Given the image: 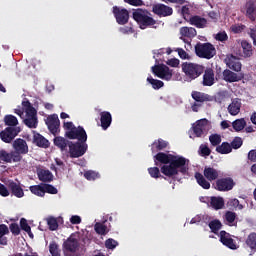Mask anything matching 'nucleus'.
<instances>
[{"mask_svg":"<svg viewBox=\"0 0 256 256\" xmlns=\"http://www.w3.org/2000/svg\"><path fill=\"white\" fill-rule=\"evenodd\" d=\"M70 223H72V225H79L81 224V216L78 215H74L70 218Z\"/></svg>","mask_w":256,"mask_h":256,"instance_id":"obj_63","label":"nucleus"},{"mask_svg":"<svg viewBox=\"0 0 256 256\" xmlns=\"http://www.w3.org/2000/svg\"><path fill=\"white\" fill-rule=\"evenodd\" d=\"M229 205H230V207L239 209V211H241L243 209V204L239 203V200L237 198L230 200Z\"/></svg>","mask_w":256,"mask_h":256,"instance_id":"obj_56","label":"nucleus"},{"mask_svg":"<svg viewBox=\"0 0 256 256\" xmlns=\"http://www.w3.org/2000/svg\"><path fill=\"white\" fill-rule=\"evenodd\" d=\"M22 106L24 107V113H26V118L23 120L24 125L29 129H37V125H39L37 110L29 100L22 101Z\"/></svg>","mask_w":256,"mask_h":256,"instance_id":"obj_5","label":"nucleus"},{"mask_svg":"<svg viewBox=\"0 0 256 256\" xmlns=\"http://www.w3.org/2000/svg\"><path fill=\"white\" fill-rule=\"evenodd\" d=\"M100 122L101 127L104 131H107L109 127H111V123L113 122V117L111 116V112L103 111L100 113Z\"/></svg>","mask_w":256,"mask_h":256,"instance_id":"obj_21","label":"nucleus"},{"mask_svg":"<svg viewBox=\"0 0 256 256\" xmlns=\"http://www.w3.org/2000/svg\"><path fill=\"white\" fill-rule=\"evenodd\" d=\"M46 193H49L50 195H57L59 190H57V188L51 184L44 183V195Z\"/></svg>","mask_w":256,"mask_h":256,"instance_id":"obj_51","label":"nucleus"},{"mask_svg":"<svg viewBox=\"0 0 256 256\" xmlns=\"http://www.w3.org/2000/svg\"><path fill=\"white\" fill-rule=\"evenodd\" d=\"M209 141L212 147H219V145H221V135L212 134L209 136Z\"/></svg>","mask_w":256,"mask_h":256,"instance_id":"obj_50","label":"nucleus"},{"mask_svg":"<svg viewBox=\"0 0 256 256\" xmlns=\"http://www.w3.org/2000/svg\"><path fill=\"white\" fill-rule=\"evenodd\" d=\"M29 190L31 191V193H33V195H37V197H45L44 183L30 186Z\"/></svg>","mask_w":256,"mask_h":256,"instance_id":"obj_33","label":"nucleus"},{"mask_svg":"<svg viewBox=\"0 0 256 256\" xmlns=\"http://www.w3.org/2000/svg\"><path fill=\"white\" fill-rule=\"evenodd\" d=\"M62 248L64 252L77 253L79 250V240L72 234L63 242Z\"/></svg>","mask_w":256,"mask_h":256,"instance_id":"obj_14","label":"nucleus"},{"mask_svg":"<svg viewBox=\"0 0 256 256\" xmlns=\"http://www.w3.org/2000/svg\"><path fill=\"white\" fill-rule=\"evenodd\" d=\"M0 195L2 197H9V190L2 183H0Z\"/></svg>","mask_w":256,"mask_h":256,"instance_id":"obj_62","label":"nucleus"},{"mask_svg":"<svg viewBox=\"0 0 256 256\" xmlns=\"http://www.w3.org/2000/svg\"><path fill=\"white\" fill-rule=\"evenodd\" d=\"M13 149L14 159H17L18 163L23 159L21 155H27V153H29V146L27 145V141L23 138H17L13 142Z\"/></svg>","mask_w":256,"mask_h":256,"instance_id":"obj_8","label":"nucleus"},{"mask_svg":"<svg viewBox=\"0 0 256 256\" xmlns=\"http://www.w3.org/2000/svg\"><path fill=\"white\" fill-rule=\"evenodd\" d=\"M69 143H71V141H69L61 136H56L54 138L55 147H58V149L61 151H67V147H69Z\"/></svg>","mask_w":256,"mask_h":256,"instance_id":"obj_29","label":"nucleus"},{"mask_svg":"<svg viewBox=\"0 0 256 256\" xmlns=\"http://www.w3.org/2000/svg\"><path fill=\"white\" fill-rule=\"evenodd\" d=\"M39 181L42 183H51L53 181V173L49 170L41 169L37 172Z\"/></svg>","mask_w":256,"mask_h":256,"instance_id":"obj_28","label":"nucleus"},{"mask_svg":"<svg viewBox=\"0 0 256 256\" xmlns=\"http://www.w3.org/2000/svg\"><path fill=\"white\" fill-rule=\"evenodd\" d=\"M220 175L221 171L218 170L217 168H214L212 166H205L203 174H201V172H196L194 177L198 185H200L202 189H211L210 182L217 181Z\"/></svg>","mask_w":256,"mask_h":256,"instance_id":"obj_2","label":"nucleus"},{"mask_svg":"<svg viewBox=\"0 0 256 256\" xmlns=\"http://www.w3.org/2000/svg\"><path fill=\"white\" fill-rule=\"evenodd\" d=\"M213 186L216 191H231L235 187V181L231 177L218 178Z\"/></svg>","mask_w":256,"mask_h":256,"instance_id":"obj_13","label":"nucleus"},{"mask_svg":"<svg viewBox=\"0 0 256 256\" xmlns=\"http://www.w3.org/2000/svg\"><path fill=\"white\" fill-rule=\"evenodd\" d=\"M223 80L226 81V83H237L239 81H242L243 74H237L229 69H226L222 73Z\"/></svg>","mask_w":256,"mask_h":256,"instance_id":"obj_19","label":"nucleus"},{"mask_svg":"<svg viewBox=\"0 0 256 256\" xmlns=\"http://www.w3.org/2000/svg\"><path fill=\"white\" fill-rule=\"evenodd\" d=\"M215 39L216 41H221L223 43V41H227L229 39V36L227 35V32L223 31L216 34Z\"/></svg>","mask_w":256,"mask_h":256,"instance_id":"obj_57","label":"nucleus"},{"mask_svg":"<svg viewBox=\"0 0 256 256\" xmlns=\"http://www.w3.org/2000/svg\"><path fill=\"white\" fill-rule=\"evenodd\" d=\"M167 145H169L167 141L159 138L152 143L151 151L152 153H155V151H163L164 149H167Z\"/></svg>","mask_w":256,"mask_h":256,"instance_id":"obj_30","label":"nucleus"},{"mask_svg":"<svg viewBox=\"0 0 256 256\" xmlns=\"http://www.w3.org/2000/svg\"><path fill=\"white\" fill-rule=\"evenodd\" d=\"M248 159H249V161H252V163H256V150L249 151Z\"/></svg>","mask_w":256,"mask_h":256,"instance_id":"obj_64","label":"nucleus"},{"mask_svg":"<svg viewBox=\"0 0 256 256\" xmlns=\"http://www.w3.org/2000/svg\"><path fill=\"white\" fill-rule=\"evenodd\" d=\"M241 45L244 57H251V55H253V46L249 42H247V40H243L241 42Z\"/></svg>","mask_w":256,"mask_h":256,"instance_id":"obj_40","label":"nucleus"},{"mask_svg":"<svg viewBox=\"0 0 256 256\" xmlns=\"http://www.w3.org/2000/svg\"><path fill=\"white\" fill-rule=\"evenodd\" d=\"M65 137L67 139H77L78 142L87 143V132L82 126L76 127L73 122H64Z\"/></svg>","mask_w":256,"mask_h":256,"instance_id":"obj_4","label":"nucleus"},{"mask_svg":"<svg viewBox=\"0 0 256 256\" xmlns=\"http://www.w3.org/2000/svg\"><path fill=\"white\" fill-rule=\"evenodd\" d=\"M69 155L71 159L83 157L89 146L86 142H69Z\"/></svg>","mask_w":256,"mask_h":256,"instance_id":"obj_9","label":"nucleus"},{"mask_svg":"<svg viewBox=\"0 0 256 256\" xmlns=\"http://www.w3.org/2000/svg\"><path fill=\"white\" fill-rule=\"evenodd\" d=\"M187 159L183 156L167 154L165 152H158L154 156L155 165L161 163L163 166L160 171L165 177L174 179L176 175H187L189 166L187 165Z\"/></svg>","mask_w":256,"mask_h":256,"instance_id":"obj_1","label":"nucleus"},{"mask_svg":"<svg viewBox=\"0 0 256 256\" xmlns=\"http://www.w3.org/2000/svg\"><path fill=\"white\" fill-rule=\"evenodd\" d=\"M202 84L204 85V87H211L215 85V72L213 71V69L208 68L204 70Z\"/></svg>","mask_w":256,"mask_h":256,"instance_id":"obj_20","label":"nucleus"},{"mask_svg":"<svg viewBox=\"0 0 256 256\" xmlns=\"http://www.w3.org/2000/svg\"><path fill=\"white\" fill-rule=\"evenodd\" d=\"M246 17H248V19H250V21H255V19H256L255 0H249L246 3Z\"/></svg>","mask_w":256,"mask_h":256,"instance_id":"obj_25","label":"nucleus"},{"mask_svg":"<svg viewBox=\"0 0 256 256\" xmlns=\"http://www.w3.org/2000/svg\"><path fill=\"white\" fill-rule=\"evenodd\" d=\"M198 153L200 157H209L211 155V148L206 144H201Z\"/></svg>","mask_w":256,"mask_h":256,"instance_id":"obj_49","label":"nucleus"},{"mask_svg":"<svg viewBox=\"0 0 256 256\" xmlns=\"http://www.w3.org/2000/svg\"><path fill=\"white\" fill-rule=\"evenodd\" d=\"M9 235V227L6 224H0V237Z\"/></svg>","mask_w":256,"mask_h":256,"instance_id":"obj_60","label":"nucleus"},{"mask_svg":"<svg viewBox=\"0 0 256 256\" xmlns=\"http://www.w3.org/2000/svg\"><path fill=\"white\" fill-rule=\"evenodd\" d=\"M224 219L228 223V225L232 227L233 223H235V219H237V213L233 211H226Z\"/></svg>","mask_w":256,"mask_h":256,"instance_id":"obj_45","label":"nucleus"},{"mask_svg":"<svg viewBox=\"0 0 256 256\" xmlns=\"http://www.w3.org/2000/svg\"><path fill=\"white\" fill-rule=\"evenodd\" d=\"M180 34L182 37L193 38L197 35V30L193 27H182L180 28Z\"/></svg>","mask_w":256,"mask_h":256,"instance_id":"obj_37","label":"nucleus"},{"mask_svg":"<svg viewBox=\"0 0 256 256\" xmlns=\"http://www.w3.org/2000/svg\"><path fill=\"white\" fill-rule=\"evenodd\" d=\"M247 125L245 118L236 119L232 122V127L236 132L243 131Z\"/></svg>","mask_w":256,"mask_h":256,"instance_id":"obj_38","label":"nucleus"},{"mask_svg":"<svg viewBox=\"0 0 256 256\" xmlns=\"http://www.w3.org/2000/svg\"><path fill=\"white\" fill-rule=\"evenodd\" d=\"M9 229H10L12 235H20L21 234V228L19 227V224H17V223H11L9 226Z\"/></svg>","mask_w":256,"mask_h":256,"instance_id":"obj_54","label":"nucleus"},{"mask_svg":"<svg viewBox=\"0 0 256 256\" xmlns=\"http://www.w3.org/2000/svg\"><path fill=\"white\" fill-rule=\"evenodd\" d=\"M152 13L158 17H171L173 15V8L165 4H154L152 6Z\"/></svg>","mask_w":256,"mask_h":256,"instance_id":"obj_15","label":"nucleus"},{"mask_svg":"<svg viewBox=\"0 0 256 256\" xmlns=\"http://www.w3.org/2000/svg\"><path fill=\"white\" fill-rule=\"evenodd\" d=\"M147 81H148V83H150V85H152V87L155 90H159V89H161V87H163L165 85V83H163V81L157 80L151 76L147 78Z\"/></svg>","mask_w":256,"mask_h":256,"instance_id":"obj_47","label":"nucleus"},{"mask_svg":"<svg viewBox=\"0 0 256 256\" xmlns=\"http://www.w3.org/2000/svg\"><path fill=\"white\" fill-rule=\"evenodd\" d=\"M209 132V121L207 119H201L196 121L190 129L193 137H203Z\"/></svg>","mask_w":256,"mask_h":256,"instance_id":"obj_11","label":"nucleus"},{"mask_svg":"<svg viewBox=\"0 0 256 256\" xmlns=\"http://www.w3.org/2000/svg\"><path fill=\"white\" fill-rule=\"evenodd\" d=\"M45 123L52 135H57L59 133L61 122L59 121V116H57V114L48 116Z\"/></svg>","mask_w":256,"mask_h":256,"instance_id":"obj_16","label":"nucleus"},{"mask_svg":"<svg viewBox=\"0 0 256 256\" xmlns=\"http://www.w3.org/2000/svg\"><path fill=\"white\" fill-rule=\"evenodd\" d=\"M84 177L85 179H87V181H95V178L97 177V173L95 171H86L84 173Z\"/></svg>","mask_w":256,"mask_h":256,"instance_id":"obj_55","label":"nucleus"},{"mask_svg":"<svg viewBox=\"0 0 256 256\" xmlns=\"http://www.w3.org/2000/svg\"><path fill=\"white\" fill-rule=\"evenodd\" d=\"M208 227L211 229L214 235H217L221 227H223V224H221L220 220H212L209 222Z\"/></svg>","mask_w":256,"mask_h":256,"instance_id":"obj_42","label":"nucleus"},{"mask_svg":"<svg viewBox=\"0 0 256 256\" xmlns=\"http://www.w3.org/2000/svg\"><path fill=\"white\" fill-rule=\"evenodd\" d=\"M105 223H107V220L95 223L94 230L97 235H107V233H109V228L107 227V225H105Z\"/></svg>","mask_w":256,"mask_h":256,"instance_id":"obj_32","label":"nucleus"},{"mask_svg":"<svg viewBox=\"0 0 256 256\" xmlns=\"http://www.w3.org/2000/svg\"><path fill=\"white\" fill-rule=\"evenodd\" d=\"M119 245V242H117V240L113 239V238H109L105 241V247L106 249H115V247H117Z\"/></svg>","mask_w":256,"mask_h":256,"instance_id":"obj_53","label":"nucleus"},{"mask_svg":"<svg viewBox=\"0 0 256 256\" xmlns=\"http://www.w3.org/2000/svg\"><path fill=\"white\" fill-rule=\"evenodd\" d=\"M49 253H50V256H61V249L59 248V244H57V242L55 241L50 242Z\"/></svg>","mask_w":256,"mask_h":256,"instance_id":"obj_41","label":"nucleus"},{"mask_svg":"<svg viewBox=\"0 0 256 256\" xmlns=\"http://www.w3.org/2000/svg\"><path fill=\"white\" fill-rule=\"evenodd\" d=\"M152 73L155 77L163 79V81H171L173 79V70L165 64L152 66Z\"/></svg>","mask_w":256,"mask_h":256,"instance_id":"obj_10","label":"nucleus"},{"mask_svg":"<svg viewBox=\"0 0 256 256\" xmlns=\"http://www.w3.org/2000/svg\"><path fill=\"white\" fill-rule=\"evenodd\" d=\"M19 132H17V129L14 127H7L5 130H2L0 132V139L4 143H11L13 139H15V136L18 135Z\"/></svg>","mask_w":256,"mask_h":256,"instance_id":"obj_17","label":"nucleus"},{"mask_svg":"<svg viewBox=\"0 0 256 256\" xmlns=\"http://www.w3.org/2000/svg\"><path fill=\"white\" fill-rule=\"evenodd\" d=\"M112 13H113L118 25H127V23H129V10L128 9L120 8L118 6H113Z\"/></svg>","mask_w":256,"mask_h":256,"instance_id":"obj_12","label":"nucleus"},{"mask_svg":"<svg viewBox=\"0 0 256 256\" xmlns=\"http://www.w3.org/2000/svg\"><path fill=\"white\" fill-rule=\"evenodd\" d=\"M189 23H191V25H194L198 29H203L207 27V20L199 15L191 16L189 18Z\"/></svg>","mask_w":256,"mask_h":256,"instance_id":"obj_24","label":"nucleus"},{"mask_svg":"<svg viewBox=\"0 0 256 256\" xmlns=\"http://www.w3.org/2000/svg\"><path fill=\"white\" fill-rule=\"evenodd\" d=\"M4 123L8 127H17V125H19V120H17V117L14 115H6L4 117Z\"/></svg>","mask_w":256,"mask_h":256,"instance_id":"obj_43","label":"nucleus"},{"mask_svg":"<svg viewBox=\"0 0 256 256\" xmlns=\"http://www.w3.org/2000/svg\"><path fill=\"white\" fill-rule=\"evenodd\" d=\"M210 205L213 209L219 211V209H223V207H225V200H223L222 197L212 196L210 198Z\"/></svg>","mask_w":256,"mask_h":256,"instance_id":"obj_31","label":"nucleus"},{"mask_svg":"<svg viewBox=\"0 0 256 256\" xmlns=\"http://www.w3.org/2000/svg\"><path fill=\"white\" fill-rule=\"evenodd\" d=\"M166 63L169 67H179L180 61L177 58H171Z\"/></svg>","mask_w":256,"mask_h":256,"instance_id":"obj_61","label":"nucleus"},{"mask_svg":"<svg viewBox=\"0 0 256 256\" xmlns=\"http://www.w3.org/2000/svg\"><path fill=\"white\" fill-rule=\"evenodd\" d=\"M124 3H128V5L133 7H142L144 5L143 0H124Z\"/></svg>","mask_w":256,"mask_h":256,"instance_id":"obj_58","label":"nucleus"},{"mask_svg":"<svg viewBox=\"0 0 256 256\" xmlns=\"http://www.w3.org/2000/svg\"><path fill=\"white\" fill-rule=\"evenodd\" d=\"M176 51H177L180 59H187V60L191 59V56L188 53H186L183 48H177Z\"/></svg>","mask_w":256,"mask_h":256,"instance_id":"obj_59","label":"nucleus"},{"mask_svg":"<svg viewBox=\"0 0 256 256\" xmlns=\"http://www.w3.org/2000/svg\"><path fill=\"white\" fill-rule=\"evenodd\" d=\"M246 245L251 249V251H256V233L251 232L247 239H246Z\"/></svg>","mask_w":256,"mask_h":256,"instance_id":"obj_39","label":"nucleus"},{"mask_svg":"<svg viewBox=\"0 0 256 256\" xmlns=\"http://www.w3.org/2000/svg\"><path fill=\"white\" fill-rule=\"evenodd\" d=\"M33 143L34 145H36L37 147H41L42 149H47L50 145L49 140H47V138H45L40 133L34 134Z\"/></svg>","mask_w":256,"mask_h":256,"instance_id":"obj_23","label":"nucleus"},{"mask_svg":"<svg viewBox=\"0 0 256 256\" xmlns=\"http://www.w3.org/2000/svg\"><path fill=\"white\" fill-rule=\"evenodd\" d=\"M9 189L10 191H12V195H15V197L21 198L23 197V195H25V193L23 192V188H21V186H19L15 182L9 183Z\"/></svg>","mask_w":256,"mask_h":256,"instance_id":"obj_35","label":"nucleus"},{"mask_svg":"<svg viewBox=\"0 0 256 256\" xmlns=\"http://www.w3.org/2000/svg\"><path fill=\"white\" fill-rule=\"evenodd\" d=\"M195 53L197 57H200V59H213L217 55V50L215 49V46L209 42H199L195 46Z\"/></svg>","mask_w":256,"mask_h":256,"instance_id":"obj_7","label":"nucleus"},{"mask_svg":"<svg viewBox=\"0 0 256 256\" xmlns=\"http://www.w3.org/2000/svg\"><path fill=\"white\" fill-rule=\"evenodd\" d=\"M183 73L192 81L201 77L205 72V66L193 62H184L181 65Z\"/></svg>","mask_w":256,"mask_h":256,"instance_id":"obj_6","label":"nucleus"},{"mask_svg":"<svg viewBox=\"0 0 256 256\" xmlns=\"http://www.w3.org/2000/svg\"><path fill=\"white\" fill-rule=\"evenodd\" d=\"M46 221L50 231H57V229H59V222H57V218L48 217Z\"/></svg>","mask_w":256,"mask_h":256,"instance_id":"obj_46","label":"nucleus"},{"mask_svg":"<svg viewBox=\"0 0 256 256\" xmlns=\"http://www.w3.org/2000/svg\"><path fill=\"white\" fill-rule=\"evenodd\" d=\"M148 173L153 179H159V177H161L162 179H165V181H167V177L161 175V171L158 167L148 168Z\"/></svg>","mask_w":256,"mask_h":256,"instance_id":"obj_44","label":"nucleus"},{"mask_svg":"<svg viewBox=\"0 0 256 256\" xmlns=\"http://www.w3.org/2000/svg\"><path fill=\"white\" fill-rule=\"evenodd\" d=\"M242 146L243 139L241 137H235L230 144L231 149H241Z\"/></svg>","mask_w":256,"mask_h":256,"instance_id":"obj_52","label":"nucleus"},{"mask_svg":"<svg viewBox=\"0 0 256 256\" xmlns=\"http://www.w3.org/2000/svg\"><path fill=\"white\" fill-rule=\"evenodd\" d=\"M191 97L194 99V101H196V103H205L207 101H211V96L209 94L199 91H192Z\"/></svg>","mask_w":256,"mask_h":256,"instance_id":"obj_26","label":"nucleus"},{"mask_svg":"<svg viewBox=\"0 0 256 256\" xmlns=\"http://www.w3.org/2000/svg\"><path fill=\"white\" fill-rule=\"evenodd\" d=\"M233 150L231 148V144L229 142H222L221 145L216 147V152L220 153V155H229Z\"/></svg>","mask_w":256,"mask_h":256,"instance_id":"obj_36","label":"nucleus"},{"mask_svg":"<svg viewBox=\"0 0 256 256\" xmlns=\"http://www.w3.org/2000/svg\"><path fill=\"white\" fill-rule=\"evenodd\" d=\"M0 161H3V163H19L14 156V152H7L5 149L0 150Z\"/></svg>","mask_w":256,"mask_h":256,"instance_id":"obj_22","label":"nucleus"},{"mask_svg":"<svg viewBox=\"0 0 256 256\" xmlns=\"http://www.w3.org/2000/svg\"><path fill=\"white\" fill-rule=\"evenodd\" d=\"M20 227L22 231H25V233H28L29 237H33V233L31 232V226H29V223H27V219L25 218L20 219Z\"/></svg>","mask_w":256,"mask_h":256,"instance_id":"obj_48","label":"nucleus"},{"mask_svg":"<svg viewBox=\"0 0 256 256\" xmlns=\"http://www.w3.org/2000/svg\"><path fill=\"white\" fill-rule=\"evenodd\" d=\"M132 17L134 21L138 23L140 29H147V27H153V25H157V20L153 18V15L147 9H134L132 12Z\"/></svg>","mask_w":256,"mask_h":256,"instance_id":"obj_3","label":"nucleus"},{"mask_svg":"<svg viewBox=\"0 0 256 256\" xmlns=\"http://www.w3.org/2000/svg\"><path fill=\"white\" fill-rule=\"evenodd\" d=\"M220 242L222 245H225V247H228V249H237L235 240H233V238H231V234L227 233L225 230L220 231Z\"/></svg>","mask_w":256,"mask_h":256,"instance_id":"obj_18","label":"nucleus"},{"mask_svg":"<svg viewBox=\"0 0 256 256\" xmlns=\"http://www.w3.org/2000/svg\"><path fill=\"white\" fill-rule=\"evenodd\" d=\"M228 113H230L233 117L239 115V113H241V100L234 99L228 106Z\"/></svg>","mask_w":256,"mask_h":256,"instance_id":"obj_27","label":"nucleus"},{"mask_svg":"<svg viewBox=\"0 0 256 256\" xmlns=\"http://www.w3.org/2000/svg\"><path fill=\"white\" fill-rule=\"evenodd\" d=\"M227 66L229 67V69H232V71H236V73H239L242 67L241 62L233 56L228 59Z\"/></svg>","mask_w":256,"mask_h":256,"instance_id":"obj_34","label":"nucleus"}]
</instances>
